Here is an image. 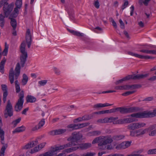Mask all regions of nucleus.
<instances>
[{
    "instance_id": "nucleus-1",
    "label": "nucleus",
    "mask_w": 156,
    "mask_h": 156,
    "mask_svg": "<svg viewBox=\"0 0 156 156\" xmlns=\"http://www.w3.org/2000/svg\"><path fill=\"white\" fill-rule=\"evenodd\" d=\"M20 65L19 63H18L16 66L14 72L12 68L10 69L9 72V78L10 83L11 84L13 83L14 81V79H15L16 80L14 83L16 91L17 93L19 92L20 91V84L18 80H17L20 75Z\"/></svg>"
},
{
    "instance_id": "nucleus-2",
    "label": "nucleus",
    "mask_w": 156,
    "mask_h": 156,
    "mask_svg": "<svg viewBox=\"0 0 156 156\" xmlns=\"http://www.w3.org/2000/svg\"><path fill=\"white\" fill-rule=\"evenodd\" d=\"M113 140L109 136H101L96 138L92 141V144L98 143V146L101 149H105L106 148V145L111 143Z\"/></svg>"
},
{
    "instance_id": "nucleus-3",
    "label": "nucleus",
    "mask_w": 156,
    "mask_h": 156,
    "mask_svg": "<svg viewBox=\"0 0 156 156\" xmlns=\"http://www.w3.org/2000/svg\"><path fill=\"white\" fill-rule=\"evenodd\" d=\"M128 116H131L136 118L153 117L156 116V109L154 110L153 112L144 111L141 112L133 113Z\"/></svg>"
},
{
    "instance_id": "nucleus-4",
    "label": "nucleus",
    "mask_w": 156,
    "mask_h": 156,
    "mask_svg": "<svg viewBox=\"0 0 156 156\" xmlns=\"http://www.w3.org/2000/svg\"><path fill=\"white\" fill-rule=\"evenodd\" d=\"M149 75L148 73H146L144 74H134L132 75H129L120 80L117 81L115 82L116 85L122 83L124 81L129 80L130 79L133 80H139L147 77Z\"/></svg>"
},
{
    "instance_id": "nucleus-5",
    "label": "nucleus",
    "mask_w": 156,
    "mask_h": 156,
    "mask_svg": "<svg viewBox=\"0 0 156 156\" xmlns=\"http://www.w3.org/2000/svg\"><path fill=\"white\" fill-rule=\"evenodd\" d=\"M137 111L136 108L134 107L128 108L119 107L109 110L110 113L119 111L122 114L134 112Z\"/></svg>"
},
{
    "instance_id": "nucleus-6",
    "label": "nucleus",
    "mask_w": 156,
    "mask_h": 156,
    "mask_svg": "<svg viewBox=\"0 0 156 156\" xmlns=\"http://www.w3.org/2000/svg\"><path fill=\"white\" fill-rule=\"evenodd\" d=\"M82 137V135L79 132L73 133L72 134V136L67 139V140L69 141H71L69 143L71 144V147L73 146H75L78 144L77 143L79 140H80Z\"/></svg>"
},
{
    "instance_id": "nucleus-7",
    "label": "nucleus",
    "mask_w": 156,
    "mask_h": 156,
    "mask_svg": "<svg viewBox=\"0 0 156 156\" xmlns=\"http://www.w3.org/2000/svg\"><path fill=\"white\" fill-rule=\"evenodd\" d=\"M25 42H23L21 44L20 48V51L22 53V55L20 57V64L22 67L24 66L27 57V53L25 51Z\"/></svg>"
},
{
    "instance_id": "nucleus-8",
    "label": "nucleus",
    "mask_w": 156,
    "mask_h": 156,
    "mask_svg": "<svg viewBox=\"0 0 156 156\" xmlns=\"http://www.w3.org/2000/svg\"><path fill=\"white\" fill-rule=\"evenodd\" d=\"M19 99L15 107V110L16 112L20 111L22 109L24 102V94L22 90L19 94Z\"/></svg>"
},
{
    "instance_id": "nucleus-9",
    "label": "nucleus",
    "mask_w": 156,
    "mask_h": 156,
    "mask_svg": "<svg viewBox=\"0 0 156 156\" xmlns=\"http://www.w3.org/2000/svg\"><path fill=\"white\" fill-rule=\"evenodd\" d=\"M4 2V6L3 7L4 13L6 16H8L10 15L12 11L14 5L12 4L9 5L7 2L9 0H2Z\"/></svg>"
},
{
    "instance_id": "nucleus-10",
    "label": "nucleus",
    "mask_w": 156,
    "mask_h": 156,
    "mask_svg": "<svg viewBox=\"0 0 156 156\" xmlns=\"http://www.w3.org/2000/svg\"><path fill=\"white\" fill-rule=\"evenodd\" d=\"M146 124L142 122H134L129 125L127 129L129 130H134L144 127Z\"/></svg>"
},
{
    "instance_id": "nucleus-11",
    "label": "nucleus",
    "mask_w": 156,
    "mask_h": 156,
    "mask_svg": "<svg viewBox=\"0 0 156 156\" xmlns=\"http://www.w3.org/2000/svg\"><path fill=\"white\" fill-rule=\"evenodd\" d=\"M147 130L146 129H140L136 130H131L130 131L129 135L133 137H138L145 134Z\"/></svg>"
},
{
    "instance_id": "nucleus-12",
    "label": "nucleus",
    "mask_w": 156,
    "mask_h": 156,
    "mask_svg": "<svg viewBox=\"0 0 156 156\" xmlns=\"http://www.w3.org/2000/svg\"><path fill=\"white\" fill-rule=\"evenodd\" d=\"M13 115L12 111V107L10 100L8 101L7 103L5 110L4 114L5 118H7L8 116L11 117Z\"/></svg>"
},
{
    "instance_id": "nucleus-13",
    "label": "nucleus",
    "mask_w": 156,
    "mask_h": 156,
    "mask_svg": "<svg viewBox=\"0 0 156 156\" xmlns=\"http://www.w3.org/2000/svg\"><path fill=\"white\" fill-rule=\"evenodd\" d=\"M136 121V120L132 118L122 119L116 121L114 122V124H121L124 123H129Z\"/></svg>"
},
{
    "instance_id": "nucleus-14",
    "label": "nucleus",
    "mask_w": 156,
    "mask_h": 156,
    "mask_svg": "<svg viewBox=\"0 0 156 156\" xmlns=\"http://www.w3.org/2000/svg\"><path fill=\"white\" fill-rule=\"evenodd\" d=\"M137 85H125L123 86H116L115 89L116 90H128L131 89H134L138 88Z\"/></svg>"
},
{
    "instance_id": "nucleus-15",
    "label": "nucleus",
    "mask_w": 156,
    "mask_h": 156,
    "mask_svg": "<svg viewBox=\"0 0 156 156\" xmlns=\"http://www.w3.org/2000/svg\"><path fill=\"white\" fill-rule=\"evenodd\" d=\"M132 143L131 141H126L117 144L115 147V148L117 150L124 149L129 147Z\"/></svg>"
},
{
    "instance_id": "nucleus-16",
    "label": "nucleus",
    "mask_w": 156,
    "mask_h": 156,
    "mask_svg": "<svg viewBox=\"0 0 156 156\" xmlns=\"http://www.w3.org/2000/svg\"><path fill=\"white\" fill-rule=\"evenodd\" d=\"M71 143H69L63 145H61L59 146L56 147L55 148H54L52 150L50 151L53 152L52 154V156L56 154L57 153V151L60 150L64 149L65 148L71 147Z\"/></svg>"
},
{
    "instance_id": "nucleus-17",
    "label": "nucleus",
    "mask_w": 156,
    "mask_h": 156,
    "mask_svg": "<svg viewBox=\"0 0 156 156\" xmlns=\"http://www.w3.org/2000/svg\"><path fill=\"white\" fill-rule=\"evenodd\" d=\"M26 42L28 48H30L32 42L31 35L29 29H27L26 32Z\"/></svg>"
},
{
    "instance_id": "nucleus-18",
    "label": "nucleus",
    "mask_w": 156,
    "mask_h": 156,
    "mask_svg": "<svg viewBox=\"0 0 156 156\" xmlns=\"http://www.w3.org/2000/svg\"><path fill=\"white\" fill-rule=\"evenodd\" d=\"M128 54L129 55H131V56L135 57H137L141 59H150L151 58V57L150 56H144L143 55H139L137 54L133 53V52L131 51H128Z\"/></svg>"
},
{
    "instance_id": "nucleus-19",
    "label": "nucleus",
    "mask_w": 156,
    "mask_h": 156,
    "mask_svg": "<svg viewBox=\"0 0 156 156\" xmlns=\"http://www.w3.org/2000/svg\"><path fill=\"white\" fill-rule=\"evenodd\" d=\"M2 88L4 92L3 94V101L4 103H5L7 97L8 95L7 86L5 84H2L1 85Z\"/></svg>"
},
{
    "instance_id": "nucleus-20",
    "label": "nucleus",
    "mask_w": 156,
    "mask_h": 156,
    "mask_svg": "<svg viewBox=\"0 0 156 156\" xmlns=\"http://www.w3.org/2000/svg\"><path fill=\"white\" fill-rule=\"evenodd\" d=\"M45 144V143H43L40 144L38 146V147H36L31 149L30 152L32 154L38 151L43 148Z\"/></svg>"
},
{
    "instance_id": "nucleus-21",
    "label": "nucleus",
    "mask_w": 156,
    "mask_h": 156,
    "mask_svg": "<svg viewBox=\"0 0 156 156\" xmlns=\"http://www.w3.org/2000/svg\"><path fill=\"white\" fill-rule=\"evenodd\" d=\"M38 143V141H33L32 142L28 143L27 144L25 145L23 147V149H28L32 147H34Z\"/></svg>"
},
{
    "instance_id": "nucleus-22",
    "label": "nucleus",
    "mask_w": 156,
    "mask_h": 156,
    "mask_svg": "<svg viewBox=\"0 0 156 156\" xmlns=\"http://www.w3.org/2000/svg\"><path fill=\"white\" fill-rule=\"evenodd\" d=\"M26 101L27 103H34L36 101V98L33 96L28 95L26 97Z\"/></svg>"
},
{
    "instance_id": "nucleus-23",
    "label": "nucleus",
    "mask_w": 156,
    "mask_h": 156,
    "mask_svg": "<svg viewBox=\"0 0 156 156\" xmlns=\"http://www.w3.org/2000/svg\"><path fill=\"white\" fill-rule=\"evenodd\" d=\"M25 127L23 126H22L16 128L14 130L12 131V132L13 134L20 133L25 131Z\"/></svg>"
},
{
    "instance_id": "nucleus-24",
    "label": "nucleus",
    "mask_w": 156,
    "mask_h": 156,
    "mask_svg": "<svg viewBox=\"0 0 156 156\" xmlns=\"http://www.w3.org/2000/svg\"><path fill=\"white\" fill-rule=\"evenodd\" d=\"M91 146V144L90 143H86L79 145L80 148L82 150L87 149L90 147Z\"/></svg>"
},
{
    "instance_id": "nucleus-25",
    "label": "nucleus",
    "mask_w": 156,
    "mask_h": 156,
    "mask_svg": "<svg viewBox=\"0 0 156 156\" xmlns=\"http://www.w3.org/2000/svg\"><path fill=\"white\" fill-rule=\"evenodd\" d=\"M12 18L13 17H11V16H10L9 18L11 20V25L12 27L13 30H15L16 27L17 23L16 20Z\"/></svg>"
},
{
    "instance_id": "nucleus-26",
    "label": "nucleus",
    "mask_w": 156,
    "mask_h": 156,
    "mask_svg": "<svg viewBox=\"0 0 156 156\" xmlns=\"http://www.w3.org/2000/svg\"><path fill=\"white\" fill-rule=\"evenodd\" d=\"M4 14L5 16L2 13H0V26L2 28H3L4 25L5 17H7L8 16H6L4 13Z\"/></svg>"
},
{
    "instance_id": "nucleus-27",
    "label": "nucleus",
    "mask_w": 156,
    "mask_h": 156,
    "mask_svg": "<svg viewBox=\"0 0 156 156\" xmlns=\"http://www.w3.org/2000/svg\"><path fill=\"white\" fill-rule=\"evenodd\" d=\"M28 77L25 74H23V78L21 81V84L23 86L26 85L28 81Z\"/></svg>"
},
{
    "instance_id": "nucleus-28",
    "label": "nucleus",
    "mask_w": 156,
    "mask_h": 156,
    "mask_svg": "<svg viewBox=\"0 0 156 156\" xmlns=\"http://www.w3.org/2000/svg\"><path fill=\"white\" fill-rule=\"evenodd\" d=\"M6 61V59L4 58L3 59L1 62L0 66V72L2 73H4V65Z\"/></svg>"
},
{
    "instance_id": "nucleus-29",
    "label": "nucleus",
    "mask_w": 156,
    "mask_h": 156,
    "mask_svg": "<svg viewBox=\"0 0 156 156\" xmlns=\"http://www.w3.org/2000/svg\"><path fill=\"white\" fill-rule=\"evenodd\" d=\"M0 128V138H1V141L2 144H5L4 141L5 133L4 131L1 128Z\"/></svg>"
},
{
    "instance_id": "nucleus-30",
    "label": "nucleus",
    "mask_w": 156,
    "mask_h": 156,
    "mask_svg": "<svg viewBox=\"0 0 156 156\" xmlns=\"http://www.w3.org/2000/svg\"><path fill=\"white\" fill-rule=\"evenodd\" d=\"M89 124L90 123L88 122H87L78 124H76V129H77L83 128L84 127L87 126L89 125Z\"/></svg>"
},
{
    "instance_id": "nucleus-31",
    "label": "nucleus",
    "mask_w": 156,
    "mask_h": 156,
    "mask_svg": "<svg viewBox=\"0 0 156 156\" xmlns=\"http://www.w3.org/2000/svg\"><path fill=\"white\" fill-rule=\"evenodd\" d=\"M19 8L16 7L15 8L13 13L11 14L10 16L11 17H12L13 18H15L17 17L19 14Z\"/></svg>"
},
{
    "instance_id": "nucleus-32",
    "label": "nucleus",
    "mask_w": 156,
    "mask_h": 156,
    "mask_svg": "<svg viewBox=\"0 0 156 156\" xmlns=\"http://www.w3.org/2000/svg\"><path fill=\"white\" fill-rule=\"evenodd\" d=\"M151 0H139V4L140 5H144L147 6L148 5L149 2Z\"/></svg>"
},
{
    "instance_id": "nucleus-33",
    "label": "nucleus",
    "mask_w": 156,
    "mask_h": 156,
    "mask_svg": "<svg viewBox=\"0 0 156 156\" xmlns=\"http://www.w3.org/2000/svg\"><path fill=\"white\" fill-rule=\"evenodd\" d=\"M101 132L99 131H95L89 132L88 133V135L90 136H95L99 135Z\"/></svg>"
},
{
    "instance_id": "nucleus-34",
    "label": "nucleus",
    "mask_w": 156,
    "mask_h": 156,
    "mask_svg": "<svg viewBox=\"0 0 156 156\" xmlns=\"http://www.w3.org/2000/svg\"><path fill=\"white\" fill-rule=\"evenodd\" d=\"M7 147V144L3 145L0 151V156H4V153Z\"/></svg>"
},
{
    "instance_id": "nucleus-35",
    "label": "nucleus",
    "mask_w": 156,
    "mask_h": 156,
    "mask_svg": "<svg viewBox=\"0 0 156 156\" xmlns=\"http://www.w3.org/2000/svg\"><path fill=\"white\" fill-rule=\"evenodd\" d=\"M125 136L123 135H120L114 136L113 137V139L116 140H119L123 139Z\"/></svg>"
},
{
    "instance_id": "nucleus-36",
    "label": "nucleus",
    "mask_w": 156,
    "mask_h": 156,
    "mask_svg": "<svg viewBox=\"0 0 156 156\" xmlns=\"http://www.w3.org/2000/svg\"><path fill=\"white\" fill-rule=\"evenodd\" d=\"M48 82L47 80H43L39 81L38 82V86L40 87L43 86L46 84Z\"/></svg>"
},
{
    "instance_id": "nucleus-37",
    "label": "nucleus",
    "mask_w": 156,
    "mask_h": 156,
    "mask_svg": "<svg viewBox=\"0 0 156 156\" xmlns=\"http://www.w3.org/2000/svg\"><path fill=\"white\" fill-rule=\"evenodd\" d=\"M66 131L65 129H56V135H60L62 134L65 133Z\"/></svg>"
},
{
    "instance_id": "nucleus-38",
    "label": "nucleus",
    "mask_w": 156,
    "mask_h": 156,
    "mask_svg": "<svg viewBox=\"0 0 156 156\" xmlns=\"http://www.w3.org/2000/svg\"><path fill=\"white\" fill-rule=\"evenodd\" d=\"M8 45H7L6 43H5V46L4 49L2 52V54L4 56H6L8 52Z\"/></svg>"
},
{
    "instance_id": "nucleus-39",
    "label": "nucleus",
    "mask_w": 156,
    "mask_h": 156,
    "mask_svg": "<svg viewBox=\"0 0 156 156\" xmlns=\"http://www.w3.org/2000/svg\"><path fill=\"white\" fill-rule=\"evenodd\" d=\"M118 119V117H111L109 118H107V119H108V120H107L108 123L113 122L114 124V122L116 121L115 120L117 119Z\"/></svg>"
},
{
    "instance_id": "nucleus-40",
    "label": "nucleus",
    "mask_w": 156,
    "mask_h": 156,
    "mask_svg": "<svg viewBox=\"0 0 156 156\" xmlns=\"http://www.w3.org/2000/svg\"><path fill=\"white\" fill-rule=\"evenodd\" d=\"M22 0H16L15 3V5L16 7L19 8V9H20L22 6Z\"/></svg>"
},
{
    "instance_id": "nucleus-41",
    "label": "nucleus",
    "mask_w": 156,
    "mask_h": 156,
    "mask_svg": "<svg viewBox=\"0 0 156 156\" xmlns=\"http://www.w3.org/2000/svg\"><path fill=\"white\" fill-rule=\"evenodd\" d=\"M52 153L53 152H52L50 151L37 156H52Z\"/></svg>"
},
{
    "instance_id": "nucleus-42",
    "label": "nucleus",
    "mask_w": 156,
    "mask_h": 156,
    "mask_svg": "<svg viewBox=\"0 0 156 156\" xmlns=\"http://www.w3.org/2000/svg\"><path fill=\"white\" fill-rule=\"evenodd\" d=\"M143 149H141L136 151L135 152L136 153V154H135V156H144V155L143 154H140V153L143 152Z\"/></svg>"
},
{
    "instance_id": "nucleus-43",
    "label": "nucleus",
    "mask_w": 156,
    "mask_h": 156,
    "mask_svg": "<svg viewBox=\"0 0 156 156\" xmlns=\"http://www.w3.org/2000/svg\"><path fill=\"white\" fill-rule=\"evenodd\" d=\"M147 153L149 154H156V148L149 150L147 151Z\"/></svg>"
},
{
    "instance_id": "nucleus-44",
    "label": "nucleus",
    "mask_w": 156,
    "mask_h": 156,
    "mask_svg": "<svg viewBox=\"0 0 156 156\" xmlns=\"http://www.w3.org/2000/svg\"><path fill=\"white\" fill-rule=\"evenodd\" d=\"M67 127L69 129H72V130L76 129V124H70L67 126Z\"/></svg>"
},
{
    "instance_id": "nucleus-45",
    "label": "nucleus",
    "mask_w": 156,
    "mask_h": 156,
    "mask_svg": "<svg viewBox=\"0 0 156 156\" xmlns=\"http://www.w3.org/2000/svg\"><path fill=\"white\" fill-rule=\"evenodd\" d=\"M21 120V118H20L17 119H16V120L13 121L12 122V123L15 126H16L17 124L19 123L20 121Z\"/></svg>"
},
{
    "instance_id": "nucleus-46",
    "label": "nucleus",
    "mask_w": 156,
    "mask_h": 156,
    "mask_svg": "<svg viewBox=\"0 0 156 156\" xmlns=\"http://www.w3.org/2000/svg\"><path fill=\"white\" fill-rule=\"evenodd\" d=\"M94 5L97 9L99 8L100 7V3L98 0H96L94 2Z\"/></svg>"
},
{
    "instance_id": "nucleus-47",
    "label": "nucleus",
    "mask_w": 156,
    "mask_h": 156,
    "mask_svg": "<svg viewBox=\"0 0 156 156\" xmlns=\"http://www.w3.org/2000/svg\"><path fill=\"white\" fill-rule=\"evenodd\" d=\"M128 3V2L127 1H125L122 6V9L123 10L125 9L127 6Z\"/></svg>"
},
{
    "instance_id": "nucleus-48",
    "label": "nucleus",
    "mask_w": 156,
    "mask_h": 156,
    "mask_svg": "<svg viewBox=\"0 0 156 156\" xmlns=\"http://www.w3.org/2000/svg\"><path fill=\"white\" fill-rule=\"evenodd\" d=\"M134 91H127L122 94V95L123 96H127L130 94H132L134 93Z\"/></svg>"
},
{
    "instance_id": "nucleus-49",
    "label": "nucleus",
    "mask_w": 156,
    "mask_h": 156,
    "mask_svg": "<svg viewBox=\"0 0 156 156\" xmlns=\"http://www.w3.org/2000/svg\"><path fill=\"white\" fill-rule=\"evenodd\" d=\"M45 123V121L44 119H42L41 121L39 123L38 125L40 127V128H41L42 127Z\"/></svg>"
},
{
    "instance_id": "nucleus-50",
    "label": "nucleus",
    "mask_w": 156,
    "mask_h": 156,
    "mask_svg": "<svg viewBox=\"0 0 156 156\" xmlns=\"http://www.w3.org/2000/svg\"><path fill=\"white\" fill-rule=\"evenodd\" d=\"M94 107L95 108H102L103 107V104L102 103H98L94 105Z\"/></svg>"
},
{
    "instance_id": "nucleus-51",
    "label": "nucleus",
    "mask_w": 156,
    "mask_h": 156,
    "mask_svg": "<svg viewBox=\"0 0 156 156\" xmlns=\"http://www.w3.org/2000/svg\"><path fill=\"white\" fill-rule=\"evenodd\" d=\"M74 32L73 35H76L78 36H83L84 34L83 33H80V32L75 31Z\"/></svg>"
},
{
    "instance_id": "nucleus-52",
    "label": "nucleus",
    "mask_w": 156,
    "mask_h": 156,
    "mask_svg": "<svg viewBox=\"0 0 156 156\" xmlns=\"http://www.w3.org/2000/svg\"><path fill=\"white\" fill-rule=\"evenodd\" d=\"M156 127V124H154L150 126L148 129H147V130H151L155 129Z\"/></svg>"
},
{
    "instance_id": "nucleus-53",
    "label": "nucleus",
    "mask_w": 156,
    "mask_h": 156,
    "mask_svg": "<svg viewBox=\"0 0 156 156\" xmlns=\"http://www.w3.org/2000/svg\"><path fill=\"white\" fill-rule=\"evenodd\" d=\"M119 22L121 28L123 29H124L125 24L121 19H120L119 20Z\"/></svg>"
},
{
    "instance_id": "nucleus-54",
    "label": "nucleus",
    "mask_w": 156,
    "mask_h": 156,
    "mask_svg": "<svg viewBox=\"0 0 156 156\" xmlns=\"http://www.w3.org/2000/svg\"><path fill=\"white\" fill-rule=\"evenodd\" d=\"M83 118L84 117H79L77 119H76L74 120V122H78L82 121L83 120V119H83Z\"/></svg>"
},
{
    "instance_id": "nucleus-55",
    "label": "nucleus",
    "mask_w": 156,
    "mask_h": 156,
    "mask_svg": "<svg viewBox=\"0 0 156 156\" xmlns=\"http://www.w3.org/2000/svg\"><path fill=\"white\" fill-rule=\"evenodd\" d=\"M116 92V91L115 90H107V91H103L102 92H100V93H99L98 94H101V93L105 94V93H113V92Z\"/></svg>"
},
{
    "instance_id": "nucleus-56",
    "label": "nucleus",
    "mask_w": 156,
    "mask_h": 156,
    "mask_svg": "<svg viewBox=\"0 0 156 156\" xmlns=\"http://www.w3.org/2000/svg\"><path fill=\"white\" fill-rule=\"evenodd\" d=\"M155 74L156 75L155 76H153L151 77L149 79H148V80L150 81H154L156 80V73H155Z\"/></svg>"
},
{
    "instance_id": "nucleus-57",
    "label": "nucleus",
    "mask_w": 156,
    "mask_h": 156,
    "mask_svg": "<svg viewBox=\"0 0 156 156\" xmlns=\"http://www.w3.org/2000/svg\"><path fill=\"white\" fill-rule=\"evenodd\" d=\"M130 9L131 10L130 15L131 16H132L133 15V12L134 11V6L132 5L130 8Z\"/></svg>"
},
{
    "instance_id": "nucleus-58",
    "label": "nucleus",
    "mask_w": 156,
    "mask_h": 156,
    "mask_svg": "<svg viewBox=\"0 0 156 156\" xmlns=\"http://www.w3.org/2000/svg\"><path fill=\"white\" fill-rule=\"evenodd\" d=\"M40 128L38 125H36L35 126L33 127L32 128V130L33 131H36L38 129H40Z\"/></svg>"
},
{
    "instance_id": "nucleus-59",
    "label": "nucleus",
    "mask_w": 156,
    "mask_h": 156,
    "mask_svg": "<svg viewBox=\"0 0 156 156\" xmlns=\"http://www.w3.org/2000/svg\"><path fill=\"white\" fill-rule=\"evenodd\" d=\"M149 135L151 136H154L156 135V129L152 131L151 133H149Z\"/></svg>"
},
{
    "instance_id": "nucleus-60",
    "label": "nucleus",
    "mask_w": 156,
    "mask_h": 156,
    "mask_svg": "<svg viewBox=\"0 0 156 156\" xmlns=\"http://www.w3.org/2000/svg\"><path fill=\"white\" fill-rule=\"evenodd\" d=\"M72 152L76 151L79 148H80L79 146H76L70 147Z\"/></svg>"
},
{
    "instance_id": "nucleus-61",
    "label": "nucleus",
    "mask_w": 156,
    "mask_h": 156,
    "mask_svg": "<svg viewBox=\"0 0 156 156\" xmlns=\"http://www.w3.org/2000/svg\"><path fill=\"white\" fill-rule=\"evenodd\" d=\"M49 134L51 135H55L56 134V130L51 131L49 133Z\"/></svg>"
},
{
    "instance_id": "nucleus-62",
    "label": "nucleus",
    "mask_w": 156,
    "mask_h": 156,
    "mask_svg": "<svg viewBox=\"0 0 156 156\" xmlns=\"http://www.w3.org/2000/svg\"><path fill=\"white\" fill-rule=\"evenodd\" d=\"M66 9L68 13L69 14V16H70V18L71 19H72V20H73L74 19V17H73V16L72 14V13H71V12L69 10H68L67 9Z\"/></svg>"
},
{
    "instance_id": "nucleus-63",
    "label": "nucleus",
    "mask_w": 156,
    "mask_h": 156,
    "mask_svg": "<svg viewBox=\"0 0 156 156\" xmlns=\"http://www.w3.org/2000/svg\"><path fill=\"white\" fill-rule=\"evenodd\" d=\"M153 99V98L152 97H149L147 98H146L144 101H150L152 100Z\"/></svg>"
},
{
    "instance_id": "nucleus-64",
    "label": "nucleus",
    "mask_w": 156,
    "mask_h": 156,
    "mask_svg": "<svg viewBox=\"0 0 156 156\" xmlns=\"http://www.w3.org/2000/svg\"><path fill=\"white\" fill-rule=\"evenodd\" d=\"M140 51L144 53L149 54V50L146 49H142L140 50Z\"/></svg>"
}]
</instances>
